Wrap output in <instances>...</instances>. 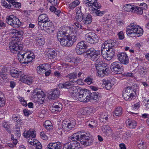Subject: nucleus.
<instances>
[{"label":"nucleus","mask_w":149,"mask_h":149,"mask_svg":"<svg viewBox=\"0 0 149 149\" xmlns=\"http://www.w3.org/2000/svg\"><path fill=\"white\" fill-rule=\"evenodd\" d=\"M71 139L72 141L65 144L63 149H81L79 142L76 140L79 141L84 146H87L92 145L93 139L89 133L83 131L74 133Z\"/></svg>","instance_id":"f257e3e1"},{"label":"nucleus","mask_w":149,"mask_h":149,"mask_svg":"<svg viewBox=\"0 0 149 149\" xmlns=\"http://www.w3.org/2000/svg\"><path fill=\"white\" fill-rule=\"evenodd\" d=\"M9 47L10 51L13 53L16 54L19 52L17 54L18 59L21 63L28 64L35 58L33 53H30L26 51L19 52V50L23 49L22 44L12 42L9 43Z\"/></svg>","instance_id":"f03ea898"},{"label":"nucleus","mask_w":149,"mask_h":149,"mask_svg":"<svg viewBox=\"0 0 149 149\" xmlns=\"http://www.w3.org/2000/svg\"><path fill=\"white\" fill-rule=\"evenodd\" d=\"M88 46L84 41L78 43L76 47V52L77 54L80 55L84 53V56L91 60H96L99 55L98 51L93 48L87 49Z\"/></svg>","instance_id":"7ed1b4c3"},{"label":"nucleus","mask_w":149,"mask_h":149,"mask_svg":"<svg viewBox=\"0 0 149 149\" xmlns=\"http://www.w3.org/2000/svg\"><path fill=\"white\" fill-rule=\"evenodd\" d=\"M116 44V40H110L105 41L102 45L101 54L103 57L107 60H110L115 53L113 48Z\"/></svg>","instance_id":"20e7f679"},{"label":"nucleus","mask_w":149,"mask_h":149,"mask_svg":"<svg viewBox=\"0 0 149 149\" xmlns=\"http://www.w3.org/2000/svg\"><path fill=\"white\" fill-rule=\"evenodd\" d=\"M143 30L141 28L133 23L128 26L126 30L127 35L132 37L141 36L143 34Z\"/></svg>","instance_id":"39448f33"},{"label":"nucleus","mask_w":149,"mask_h":149,"mask_svg":"<svg viewBox=\"0 0 149 149\" xmlns=\"http://www.w3.org/2000/svg\"><path fill=\"white\" fill-rule=\"evenodd\" d=\"M63 46L69 47L72 46L77 40V38L74 36H67L61 38L58 40Z\"/></svg>","instance_id":"423d86ee"},{"label":"nucleus","mask_w":149,"mask_h":149,"mask_svg":"<svg viewBox=\"0 0 149 149\" xmlns=\"http://www.w3.org/2000/svg\"><path fill=\"white\" fill-rule=\"evenodd\" d=\"M7 23L15 28H18L21 25L19 19L13 15H11L7 17Z\"/></svg>","instance_id":"0eeeda50"},{"label":"nucleus","mask_w":149,"mask_h":149,"mask_svg":"<svg viewBox=\"0 0 149 149\" xmlns=\"http://www.w3.org/2000/svg\"><path fill=\"white\" fill-rule=\"evenodd\" d=\"M90 91L86 89L80 90L78 101L84 102H87L90 101Z\"/></svg>","instance_id":"6e6552de"},{"label":"nucleus","mask_w":149,"mask_h":149,"mask_svg":"<svg viewBox=\"0 0 149 149\" xmlns=\"http://www.w3.org/2000/svg\"><path fill=\"white\" fill-rule=\"evenodd\" d=\"M136 91L131 86L127 87L123 93V97L126 100H131L136 95Z\"/></svg>","instance_id":"1a4fd4ad"},{"label":"nucleus","mask_w":149,"mask_h":149,"mask_svg":"<svg viewBox=\"0 0 149 149\" xmlns=\"http://www.w3.org/2000/svg\"><path fill=\"white\" fill-rule=\"evenodd\" d=\"M52 23L50 20L44 23L38 22V27L40 29L44 30L48 33H52L53 31L52 30L51 27L52 26Z\"/></svg>","instance_id":"9d476101"},{"label":"nucleus","mask_w":149,"mask_h":149,"mask_svg":"<svg viewBox=\"0 0 149 149\" xmlns=\"http://www.w3.org/2000/svg\"><path fill=\"white\" fill-rule=\"evenodd\" d=\"M110 68L113 72L116 74H119L123 70V67L122 63L120 61H115L111 65Z\"/></svg>","instance_id":"9b49d317"},{"label":"nucleus","mask_w":149,"mask_h":149,"mask_svg":"<svg viewBox=\"0 0 149 149\" xmlns=\"http://www.w3.org/2000/svg\"><path fill=\"white\" fill-rule=\"evenodd\" d=\"M85 38L87 41L91 44L96 43L99 40L97 35L94 32H89L86 34L85 36Z\"/></svg>","instance_id":"f8f14e48"},{"label":"nucleus","mask_w":149,"mask_h":149,"mask_svg":"<svg viewBox=\"0 0 149 149\" xmlns=\"http://www.w3.org/2000/svg\"><path fill=\"white\" fill-rule=\"evenodd\" d=\"M101 8V7H95V8L91 6L89 8V10L90 12L94 16H102L105 13V12L101 10L100 9Z\"/></svg>","instance_id":"ddd939ff"},{"label":"nucleus","mask_w":149,"mask_h":149,"mask_svg":"<svg viewBox=\"0 0 149 149\" xmlns=\"http://www.w3.org/2000/svg\"><path fill=\"white\" fill-rule=\"evenodd\" d=\"M12 33L15 34V36L13 37L14 39L13 40L14 41V42L15 43H17L22 41L23 38L22 36L23 35L24 33V32L23 31H19L15 29L14 30Z\"/></svg>","instance_id":"4468645a"},{"label":"nucleus","mask_w":149,"mask_h":149,"mask_svg":"<svg viewBox=\"0 0 149 149\" xmlns=\"http://www.w3.org/2000/svg\"><path fill=\"white\" fill-rule=\"evenodd\" d=\"M62 108L61 104L58 102H57L53 104L52 107H50L49 109L52 113H57L62 110Z\"/></svg>","instance_id":"2eb2a0df"},{"label":"nucleus","mask_w":149,"mask_h":149,"mask_svg":"<svg viewBox=\"0 0 149 149\" xmlns=\"http://www.w3.org/2000/svg\"><path fill=\"white\" fill-rule=\"evenodd\" d=\"M117 56L118 60L121 63L127 65L129 63V58L125 53H119L117 54Z\"/></svg>","instance_id":"dca6fc26"},{"label":"nucleus","mask_w":149,"mask_h":149,"mask_svg":"<svg viewBox=\"0 0 149 149\" xmlns=\"http://www.w3.org/2000/svg\"><path fill=\"white\" fill-rule=\"evenodd\" d=\"M84 3L86 6H88L89 8L91 6L101 7V6L100 3H98L97 0H84Z\"/></svg>","instance_id":"f3484780"},{"label":"nucleus","mask_w":149,"mask_h":149,"mask_svg":"<svg viewBox=\"0 0 149 149\" xmlns=\"http://www.w3.org/2000/svg\"><path fill=\"white\" fill-rule=\"evenodd\" d=\"M99 52V55L98 56V59L95 61L93 60L94 61H96V64H95V67H96V69L99 70V69L100 68V67H106V66H107V64L106 63H103V61L102 60H100V59H99V57L100 56V52Z\"/></svg>","instance_id":"a211bd4d"},{"label":"nucleus","mask_w":149,"mask_h":149,"mask_svg":"<svg viewBox=\"0 0 149 149\" xmlns=\"http://www.w3.org/2000/svg\"><path fill=\"white\" fill-rule=\"evenodd\" d=\"M28 142L30 144L36 147V149H42V145L38 141L33 139V140L31 139V141L29 139Z\"/></svg>","instance_id":"6ab92c4d"},{"label":"nucleus","mask_w":149,"mask_h":149,"mask_svg":"<svg viewBox=\"0 0 149 149\" xmlns=\"http://www.w3.org/2000/svg\"><path fill=\"white\" fill-rule=\"evenodd\" d=\"M61 143L59 142L49 143L47 149H61Z\"/></svg>","instance_id":"aec40b11"},{"label":"nucleus","mask_w":149,"mask_h":149,"mask_svg":"<svg viewBox=\"0 0 149 149\" xmlns=\"http://www.w3.org/2000/svg\"><path fill=\"white\" fill-rule=\"evenodd\" d=\"M9 3L11 4V8L17 9L20 8L21 7V3L15 0H8Z\"/></svg>","instance_id":"412c9836"},{"label":"nucleus","mask_w":149,"mask_h":149,"mask_svg":"<svg viewBox=\"0 0 149 149\" xmlns=\"http://www.w3.org/2000/svg\"><path fill=\"white\" fill-rule=\"evenodd\" d=\"M60 94V91L59 89H55L48 96L49 99L54 100L58 97Z\"/></svg>","instance_id":"4be33fe9"},{"label":"nucleus","mask_w":149,"mask_h":149,"mask_svg":"<svg viewBox=\"0 0 149 149\" xmlns=\"http://www.w3.org/2000/svg\"><path fill=\"white\" fill-rule=\"evenodd\" d=\"M82 22L86 25L90 24L92 22L91 15L89 14L84 15Z\"/></svg>","instance_id":"5701e85b"},{"label":"nucleus","mask_w":149,"mask_h":149,"mask_svg":"<svg viewBox=\"0 0 149 149\" xmlns=\"http://www.w3.org/2000/svg\"><path fill=\"white\" fill-rule=\"evenodd\" d=\"M46 54L48 58L50 59L54 58L57 55L55 50L52 48H49L47 49Z\"/></svg>","instance_id":"b1692460"},{"label":"nucleus","mask_w":149,"mask_h":149,"mask_svg":"<svg viewBox=\"0 0 149 149\" xmlns=\"http://www.w3.org/2000/svg\"><path fill=\"white\" fill-rule=\"evenodd\" d=\"M127 126L130 128H135L137 126V122L135 120L127 119L126 121Z\"/></svg>","instance_id":"393cba45"},{"label":"nucleus","mask_w":149,"mask_h":149,"mask_svg":"<svg viewBox=\"0 0 149 149\" xmlns=\"http://www.w3.org/2000/svg\"><path fill=\"white\" fill-rule=\"evenodd\" d=\"M67 35H68L67 33V30L64 28V29L63 28L60 29L58 32V39L59 40V39L61 38L60 37H63L64 36H67Z\"/></svg>","instance_id":"a878e982"},{"label":"nucleus","mask_w":149,"mask_h":149,"mask_svg":"<svg viewBox=\"0 0 149 149\" xmlns=\"http://www.w3.org/2000/svg\"><path fill=\"white\" fill-rule=\"evenodd\" d=\"M102 84L104 85L105 88L107 90H110L113 85L110 81L106 79L102 80Z\"/></svg>","instance_id":"bb28decb"},{"label":"nucleus","mask_w":149,"mask_h":149,"mask_svg":"<svg viewBox=\"0 0 149 149\" xmlns=\"http://www.w3.org/2000/svg\"><path fill=\"white\" fill-rule=\"evenodd\" d=\"M46 65L45 64L40 65L37 68V72L40 74H44L45 71L47 70L45 68Z\"/></svg>","instance_id":"cd10ccee"},{"label":"nucleus","mask_w":149,"mask_h":149,"mask_svg":"<svg viewBox=\"0 0 149 149\" xmlns=\"http://www.w3.org/2000/svg\"><path fill=\"white\" fill-rule=\"evenodd\" d=\"M22 73V71L13 69L10 71V74L11 76L14 78H17L19 77L20 74Z\"/></svg>","instance_id":"c85d7f7f"},{"label":"nucleus","mask_w":149,"mask_h":149,"mask_svg":"<svg viewBox=\"0 0 149 149\" xmlns=\"http://www.w3.org/2000/svg\"><path fill=\"white\" fill-rule=\"evenodd\" d=\"M48 21H50L48 15L45 14H42L39 15L38 18V22L44 23Z\"/></svg>","instance_id":"c756f323"},{"label":"nucleus","mask_w":149,"mask_h":149,"mask_svg":"<svg viewBox=\"0 0 149 149\" xmlns=\"http://www.w3.org/2000/svg\"><path fill=\"white\" fill-rule=\"evenodd\" d=\"M44 93L42 91H38L37 90H35L33 91V95L34 97H37L38 98H43L44 95Z\"/></svg>","instance_id":"7c9ffc66"},{"label":"nucleus","mask_w":149,"mask_h":149,"mask_svg":"<svg viewBox=\"0 0 149 149\" xmlns=\"http://www.w3.org/2000/svg\"><path fill=\"white\" fill-rule=\"evenodd\" d=\"M23 136L26 138L31 137L34 138L36 136V134L33 131L29 130L26 133H23Z\"/></svg>","instance_id":"2f4dec72"},{"label":"nucleus","mask_w":149,"mask_h":149,"mask_svg":"<svg viewBox=\"0 0 149 149\" xmlns=\"http://www.w3.org/2000/svg\"><path fill=\"white\" fill-rule=\"evenodd\" d=\"M74 126V123H69L68 124H64L63 125L62 127L65 131L68 132Z\"/></svg>","instance_id":"473e14b6"},{"label":"nucleus","mask_w":149,"mask_h":149,"mask_svg":"<svg viewBox=\"0 0 149 149\" xmlns=\"http://www.w3.org/2000/svg\"><path fill=\"white\" fill-rule=\"evenodd\" d=\"M99 117L100 121L102 122H105L108 119L107 114L105 112H100Z\"/></svg>","instance_id":"72a5a7b5"},{"label":"nucleus","mask_w":149,"mask_h":149,"mask_svg":"<svg viewBox=\"0 0 149 149\" xmlns=\"http://www.w3.org/2000/svg\"><path fill=\"white\" fill-rule=\"evenodd\" d=\"M99 93L96 92H93L92 93H91L90 92V100H95V102L98 101L99 100Z\"/></svg>","instance_id":"f704fd0d"},{"label":"nucleus","mask_w":149,"mask_h":149,"mask_svg":"<svg viewBox=\"0 0 149 149\" xmlns=\"http://www.w3.org/2000/svg\"><path fill=\"white\" fill-rule=\"evenodd\" d=\"M72 84L70 81H67L63 83H60L59 84V88H65L70 89L72 87Z\"/></svg>","instance_id":"c9c22d12"},{"label":"nucleus","mask_w":149,"mask_h":149,"mask_svg":"<svg viewBox=\"0 0 149 149\" xmlns=\"http://www.w3.org/2000/svg\"><path fill=\"white\" fill-rule=\"evenodd\" d=\"M122 108L120 107H117L113 113V116H120L122 113Z\"/></svg>","instance_id":"e433bc0d"},{"label":"nucleus","mask_w":149,"mask_h":149,"mask_svg":"<svg viewBox=\"0 0 149 149\" xmlns=\"http://www.w3.org/2000/svg\"><path fill=\"white\" fill-rule=\"evenodd\" d=\"M87 123L88 124V126L91 128L95 127L97 125V123L96 120L92 119H90L87 122Z\"/></svg>","instance_id":"4c0bfd02"},{"label":"nucleus","mask_w":149,"mask_h":149,"mask_svg":"<svg viewBox=\"0 0 149 149\" xmlns=\"http://www.w3.org/2000/svg\"><path fill=\"white\" fill-rule=\"evenodd\" d=\"M133 12L138 15H141L143 14V11L140 6H134Z\"/></svg>","instance_id":"58836bf2"},{"label":"nucleus","mask_w":149,"mask_h":149,"mask_svg":"<svg viewBox=\"0 0 149 149\" xmlns=\"http://www.w3.org/2000/svg\"><path fill=\"white\" fill-rule=\"evenodd\" d=\"M134 6L129 4H127L124 6L123 8L124 10L126 11L133 12Z\"/></svg>","instance_id":"ea45409f"},{"label":"nucleus","mask_w":149,"mask_h":149,"mask_svg":"<svg viewBox=\"0 0 149 149\" xmlns=\"http://www.w3.org/2000/svg\"><path fill=\"white\" fill-rule=\"evenodd\" d=\"M7 71L8 69L7 68H4L1 70L0 75L2 78L6 77L7 74Z\"/></svg>","instance_id":"a19ab883"},{"label":"nucleus","mask_w":149,"mask_h":149,"mask_svg":"<svg viewBox=\"0 0 149 149\" xmlns=\"http://www.w3.org/2000/svg\"><path fill=\"white\" fill-rule=\"evenodd\" d=\"M146 68L143 67H139L138 68V72L140 75L142 77L144 76L146 74L145 70Z\"/></svg>","instance_id":"79ce46f5"},{"label":"nucleus","mask_w":149,"mask_h":149,"mask_svg":"<svg viewBox=\"0 0 149 149\" xmlns=\"http://www.w3.org/2000/svg\"><path fill=\"white\" fill-rule=\"evenodd\" d=\"M84 14H76L75 18V19L77 22H80L82 20L83 21Z\"/></svg>","instance_id":"37998d69"},{"label":"nucleus","mask_w":149,"mask_h":149,"mask_svg":"<svg viewBox=\"0 0 149 149\" xmlns=\"http://www.w3.org/2000/svg\"><path fill=\"white\" fill-rule=\"evenodd\" d=\"M70 94L73 93H78L79 91L77 87L75 86H72L69 90Z\"/></svg>","instance_id":"c03bdc74"},{"label":"nucleus","mask_w":149,"mask_h":149,"mask_svg":"<svg viewBox=\"0 0 149 149\" xmlns=\"http://www.w3.org/2000/svg\"><path fill=\"white\" fill-rule=\"evenodd\" d=\"M77 74L75 72H73L68 74L66 77L68 78L69 79H74L77 78Z\"/></svg>","instance_id":"a18cd8bd"},{"label":"nucleus","mask_w":149,"mask_h":149,"mask_svg":"<svg viewBox=\"0 0 149 149\" xmlns=\"http://www.w3.org/2000/svg\"><path fill=\"white\" fill-rule=\"evenodd\" d=\"M6 0H1V5L3 6H4L6 8L9 9L11 8V4L9 3L8 4L5 1ZM8 2L9 1L8 0H6Z\"/></svg>","instance_id":"49530a36"},{"label":"nucleus","mask_w":149,"mask_h":149,"mask_svg":"<svg viewBox=\"0 0 149 149\" xmlns=\"http://www.w3.org/2000/svg\"><path fill=\"white\" fill-rule=\"evenodd\" d=\"M2 125L8 132H10V125L8 124L6 122H4L3 123Z\"/></svg>","instance_id":"de8ad7c7"},{"label":"nucleus","mask_w":149,"mask_h":149,"mask_svg":"<svg viewBox=\"0 0 149 149\" xmlns=\"http://www.w3.org/2000/svg\"><path fill=\"white\" fill-rule=\"evenodd\" d=\"M37 43L39 45H42L45 43V41L43 38H40L36 39Z\"/></svg>","instance_id":"09e8293b"},{"label":"nucleus","mask_w":149,"mask_h":149,"mask_svg":"<svg viewBox=\"0 0 149 149\" xmlns=\"http://www.w3.org/2000/svg\"><path fill=\"white\" fill-rule=\"evenodd\" d=\"M70 96L72 97L74 100L78 101V99L79 97V93L78 92V93H72L70 94Z\"/></svg>","instance_id":"8fccbe9b"},{"label":"nucleus","mask_w":149,"mask_h":149,"mask_svg":"<svg viewBox=\"0 0 149 149\" xmlns=\"http://www.w3.org/2000/svg\"><path fill=\"white\" fill-rule=\"evenodd\" d=\"M22 74H20V75L19 76L20 77V80L22 81V82L24 83V81L23 80H26L28 77L24 74L23 72H22Z\"/></svg>","instance_id":"3c124183"},{"label":"nucleus","mask_w":149,"mask_h":149,"mask_svg":"<svg viewBox=\"0 0 149 149\" xmlns=\"http://www.w3.org/2000/svg\"><path fill=\"white\" fill-rule=\"evenodd\" d=\"M24 81V83L27 84H30L32 82V79L31 78L29 77H27L26 79L25 80H23Z\"/></svg>","instance_id":"603ef678"},{"label":"nucleus","mask_w":149,"mask_h":149,"mask_svg":"<svg viewBox=\"0 0 149 149\" xmlns=\"http://www.w3.org/2000/svg\"><path fill=\"white\" fill-rule=\"evenodd\" d=\"M106 135L108 136H110L111 135L112 130L109 127L107 129L106 131L104 133Z\"/></svg>","instance_id":"864d4df0"},{"label":"nucleus","mask_w":149,"mask_h":149,"mask_svg":"<svg viewBox=\"0 0 149 149\" xmlns=\"http://www.w3.org/2000/svg\"><path fill=\"white\" fill-rule=\"evenodd\" d=\"M84 81L88 85L91 84L92 83V79L89 77H88L87 78L85 79Z\"/></svg>","instance_id":"5fc2aeb1"},{"label":"nucleus","mask_w":149,"mask_h":149,"mask_svg":"<svg viewBox=\"0 0 149 149\" xmlns=\"http://www.w3.org/2000/svg\"><path fill=\"white\" fill-rule=\"evenodd\" d=\"M119 39L120 40H123L124 38V36L122 31H121L119 32L118 34Z\"/></svg>","instance_id":"6e6d98bb"},{"label":"nucleus","mask_w":149,"mask_h":149,"mask_svg":"<svg viewBox=\"0 0 149 149\" xmlns=\"http://www.w3.org/2000/svg\"><path fill=\"white\" fill-rule=\"evenodd\" d=\"M40 135L43 139L44 140H47V137L43 132H41L40 133Z\"/></svg>","instance_id":"4d7b16f0"},{"label":"nucleus","mask_w":149,"mask_h":149,"mask_svg":"<svg viewBox=\"0 0 149 149\" xmlns=\"http://www.w3.org/2000/svg\"><path fill=\"white\" fill-rule=\"evenodd\" d=\"M5 101L4 99L2 97H0V107H3L5 104Z\"/></svg>","instance_id":"13d9d810"},{"label":"nucleus","mask_w":149,"mask_h":149,"mask_svg":"<svg viewBox=\"0 0 149 149\" xmlns=\"http://www.w3.org/2000/svg\"><path fill=\"white\" fill-rule=\"evenodd\" d=\"M101 72H102V73L105 75H107L109 72V69L107 68L105 69H102L101 71Z\"/></svg>","instance_id":"bf43d9fd"},{"label":"nucleus","mask_w":149,"mask_h":149,"mask_svg":"<svg viewBox=\"0 0 149 149\" xmlns=\"http://www.w3.org/2000/svg\"><path fill=\"white\" fill-rule=\"evenodd\" d=\"M139 6L141 8L142 10H146L147 7V4L145 3H142L140 4Z\"/></svg>","instance_id":"052dcab7"},{"label":"nucleus","mask_w":149,"mask_h":149,"mask_svg":"<svg viewBox=\"0 0 149 149\" xmlns=\"http://www.w3.org/2000/svg\"><path fill=\"white\" fill-rule=\"evenodd\" d=\"M86 110L85 109H81L80 110V111L78 113V114L79 115H80V113H81V115H85L86 113Z\"/></svg>","instance_id":"680f3d73"},{"label":"nucleus","mask_w":149,"mask_h":149,"mask_svg":"<svg viewBox=\"0 0 149 149\" xmlns=\"http://www.w3.org/2000/svg\"><path fill=\"white\" fill-rule=\"evenodd\" d=\"M74 60L75 64L76 65H77V63H79L82 61L81 59L79 57L74 58Z\"/></svg>","instance_id":"e2e57ef3"},{"label":"nucleus","mask_w":149,"mask_h":149,"mask_svg":"<svg viewBox=\"0 0 149 149\" xmlns=\"http://www.w3.org/2000/svg\"><path fill=\"white\" fill-rule=\"evenodd\" d=\"M140 103L139 102L136 103L134 104V105L132 106V107L133 109H138L140 107Z\"/></svg>","instance_id":"0e129e2a"},{"label":"nucleus","mask_w":149,"mask_h":149,"mask_svg":"<svg viewBox=\"0 0 149 149\" xmlns=\"http://www.w3.org/2000/svg\"><path fill=\"white\" fill-rule=\"evenodd\" d=\"M81 7L80 6L79 7H78L76 8V14H83L81 12Z\"/></svg>","instance_id":"69168bd1"},{"label":"nucleus","mask_w":149,"mask_h":149,"mask_svg":"<svg viewBox=\"0 0 149 149\" xmlns=\"http://www.w3.org/2000/svg\"><path fill=\"white\" fill-rule=\"evenodd\" d=\"M6 26V24L4 23L2 20L0 19V29H3Z\"/></svg>","instance_id":"338daca9"},{"label":"nucleus","mask_w":149,"mask_h":149,"mask_svg":"<svg viewBox=\"0 0 149 149\" xmlns=\"http://www.w3.org/2000/svg\"><path fill=\"white\" fill-rule=\"evenodd\" d=\"M24 115L26 116H28L31 113V112L29 110L26 109H24L23 111Z\"/></svg>","instance_id":"774afa93"}]
</instances>
